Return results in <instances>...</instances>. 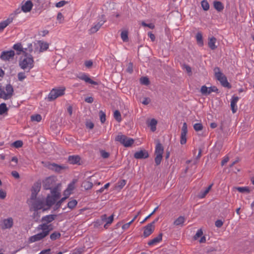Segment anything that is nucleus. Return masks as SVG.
Wrapping results in <instances>:
<instances>
[{
	"label": "nucleus",
	"instance_id": "obj_1",
	"mask_svg": "<svg viewBox=\"0 0 254 254\" xmlns=\"http://www.w3.org/2000/svg\"><path fill=\"white\" fill-rule=\"evenodd\" d=\"M57 215L56 214H50L42 217L41 221L43 223L39 225L36 228L37 231L41 230L42 232L31 236L29 238V243H34L42 240L50 234V232L53 230L52 224H49L55 220Z\"/></svg>",
	"mask_w": 254,
	"mask_h": 254
},
{
	"label": "nucleus",
	"instance_id": "obj_2",
	"mask_svg": "<svg viewBox=\"0 0 254 254\" xmlns=\"http://www.w3.org/2000/svg\"><path fill=\"white\" fill-rule=\"evenodd\" d=\"M34 62L31 55L28 56V54L25 55L23 59L21 58L19 61V66L26 72H29L34 67Z\"/></svg>",
	"mask_w": 254,
	"mask_h": 254
},
{
	"label": "nucleus",
	"instance_id": "obj_3",
	"mask_svg": "<svg viewBox=\"0 0 254 254\" xmlns=\"http://www.w3.org/2000/svg\"><path fill=\"white\" fill-rule=\"evenodd\" d=\"M51 195H48L46 199V204L48 206V208H44L43 210L45 211L49 209L51 206L54 204L56 201L60 197L61 193L58 190V187H55L51 191Z\"/></svg>",
	"mask_w": 254,
	"mask_h": 254
},
{
	"label": "nucleus",
	"instance_id": "obj_4",
	"mask_svg": "<svg viewBox=\"0 0 254 254\" xmlns=\"http://www.w3.org/2000/svg\"><path fill=\"white\" fill-rule=\"evenodd\" d=\"M214 71L216 79L220 82L221 85L224 87L230 88L231 87V85L228 82L226 76L220 71V68L218 67H215Z\"/></svg>",
	"mask_w": 254,
	"mask_h": 254
},
{
	"label": "nucleus",
	"instance_id": "obj_5",
	"mask_svg": "<svg viewBox=\"0 0 254 254\" xmlns=\"http://www.w3.org/2000/svg\"><path fill=\"white\" fill-rule=\"evenodd\" d=\"M116 141L120 142L125 147H128L131 146L134 143V140L132 138H129L122 134H118L116 138Z\"/></svg>",
	"mask_w": 254,
	"mask_h": 254
},
{
	"label": "nucleus",
	"instance_id": "obj_6",
	"mask_svg": "<svg viewBox=\"0 0 254 254\" xmlns=\"http://www.w3.org/2000/svg\"><path fill=\"white\" fill-rule=\"evenodd\" d=\"M46 205L45 200L44 198H38L31 202L30 210L38 211L44 208Z\"/></svg>",
	"mask_w": 254,
	"mask_h": 254
},
{
	"label": "nucleus",
	"instance_id": "obj_7",
	"mask_svg": "<svg viewBox=\"0 0 254 254\" xmlns=\"http://www.w3.org/2000/svg\"><path fill=\"white\" fill-rule=\"evenodd\" d=\"M65 90L64 87L53 89L48 95L49 101H51L58 97L63 95L64 94Z\"/></svg>",
	"mask_w": 254,
	"mask_h": 254
},
{
	"label": "nucleus",
	"instance_id": "obj_8",
	"mask_svg": "<svg viewBox=\"0 0 254 254\" xmlns=\"http://www.w3.org/2000/svg\"><path fill=\"white\" fill-rule=\"evenodd\" d=\"M55 184V178L49 177L47 178L43 182V187L45 190H52Z\"/></svg>",
	"mask_w": 254,
	"mask_h": 254
},
{
	"label": "nucleus",
	"instance_id": "obj_9",
	"mask_svg": "<svg viewBox=\"0 0 254 254\" xmlns=\"http://www.w3.org/2000/svg\"><path fill=\"white\" fill-rule=\"evenodd\" d=\"M15 55V52L13 50L3 51L0 56V58L4 61L12 60Z\"/></svg>",
	"mask_w": 254,
	"mask_h": 254
},
{
	"label": "nucleus",
	"instance_id": "obj_10",
	"mask_svg": "<svg viewBox=\"0 0 254 254\" xmlns=\"http://www.w3.org/2000/svg\"><path fill=\"white\" fill-rule=\"evenodd\" d=\"M155 229L154 222H151L144 227L143 236L146 238L150 235Z\"/></svg>",
	"mask_w": 254,
	"mask_h": 254
},
{
	"label": "nucleus",
	"instance_id": "obj_11",
	"mask_svg": "<svg viewBox=\"0 0 254 254\" xmlns=\"http://www.w3.org/2000/svg\"><path fill=\"white\" fill-rule=\"evenodd\" d=\"M188 132L187 125L186 123L183 124V126L182 128L181 134V140L180 143L181 144H184L187 142L186 135Z\"/></svg>",
	"mask_w": 254,
	"mask_h": 254
},
{
	"label": "nucleus",
	"instance_id": "obj_12",
	"mask_svg": "<svg viewBox=\"0 0 254 254\" xmlns=\"http://www.w3.org/2000/svg\"><path fill=\"white\" fill-rule=\"evenodd\" d=\"M148 157L149 154L145 150H141L134 154V157L137 159H146Z\"/></svg>",
	"mask_w": 254,
	"mask_h": 254
},
{
	"label": "nucleus",
	"instance_id": "obj_13",
	"mask_svg": "<svg viewBox=\"0 0 254 254\" xmlns=\"http://www.w3.org/2000/svg\"><path fill=\"white\" fill-rule=\"evenodd\" d=\"M13 49L16 51V54L17 55H20L22 53H24L25 55H26V54H27V53H26L27 49H24L22 46V44L20 43H17L14 44L13 46Z\"/></svg>",
	"mask_w": 254,
	"mask_h": 254
},
{
	"label": "nucleus",
	"instance_id": "obj_14",
	"mask_svg": "<svg viewBox=\"0 0 254 254\" xmlns=\"http://www.w3.org/2000/svg\"><path fill=\"white\" fill-rule=\"evenodd\" d=\"M13 225V219L9 217L3 220V225L1 227L2 229H10Z\"/></svg>",
	"mask_w": 254,
	"mask_h": 254
},
{
	"label": "nucleus",
	"instance_id": "obj_15",
	"mask_svg": "<svg viewBox=\"0 0 254 254\" xmlns=\"http://www.w3.org/2000/svg\"><path fill=\"white\" fill-rule=\"evenodd\" d=\"M239 100L238 96H233L231 101V109L233 113H235L237 110V103Z\"/></svg>",
	"mask_w": 254,
	"mask_h": 254
},
{
	"label": "nucleus",
	"instance_id": "obj_16",
	"mask_svg": "<svg viewBox=\"0 0 254 254\" xmlns=\"http://www.w3.org/2000/svg\"><path fill=\"white\" fill-rule=\"evenodd\" d=\"M33 6V3L30 0H27L21 7V10L24 12H29Z\"/></svg>",
	"mask_w": 254,
	"mask_h": 254
},
{
	"label": "nucleus",
	"instance_id": "obj_17",
	"mask_svg": "<svg viewBox=\"0 0 254 254\" xmlns=\"http://www.w3.org/2000/svg\"><path fill=\"white\" fill-rule=\"evenodd\" d=\"M80 157L78 155L69 156L68 161L71 164H80Z\"/></svg>",
	"mask_w": 254,
	"mask_h": 254
},
{
	"label": "nucleus",
	"instance_id": "obj_18",
	"mask_svg": "<svg viewBox=\"0 0 254 254\" xmlns=\"http://www.w3.org/2000/svg\"><path fill=\"white\" fill-rule=\"evenodd\" d=\"M78 78L81 80H84L87 83H90L91 84L94 85H98V83L96 81L92 80L90 77H89L86 74H83L82 75L78 76Z\"/></svg>",
	"mask_w": 254,
	"mask_h": 254
},
{
	"label": "nucleus",
	"instance_id": "obj_19",
	"mask_svg": "<svg viewBox=\"0 0 254 254\" xmlns=\"http://www.w3.org/2000/svg\"><path fill=\"white\" fill-rule=\"evenodd\" d=\"M162 239V234L160 233L158 236L153 238L148 242V245L150 246H153L159 243Z\"/></svg>",
	"mask_w": 254,
	"mask_h": 254
},
{
	"label": "nucleus",
	"instance_id": "obj_20",
	"mask_svg": "<svg viewBox=\"0 0 254 254\" xmlns=\"http://www.w3.org/2000/svg\"><path fill=\"white\" fill-rule=\"evenodd\" d=\"M13 20V17H9L6 20L0 22V32L2 31L3 29Z\"/></svg>",
	"mask_w": 254,
	"mask_h": 254
},
{
	"label": "nucleus",
	"instance_id": "obj_21",
	"mask_svg": "<svg viewBox=\"0 0 254 254\" xmlns=\"http://www.w3.org/2000/svg\"><path fill=\"white\" fill-rule=\"evenodd\" d=\"M163 152H164V148H163L162 145L160 142H158L156 144V145L155 147V154L156 155H162Z\"/></svg>",
	"mask_w": 254,
	"mask_h": 254
},
{
	"label": "nucleus",
	"instance_id": "obj_22",
	"mask_svg": "<svg viewBox=\"0 0 254 254\" xmlns=\"http://www.w3.org/2000/svg\"><path fill=\"white\" fill-rule=\"evenodd\" d=\"M216 41V39L214 37L208 38V47L212 50H215L217 48V46H215Z\"/></svg>",
	"mask_w": 254,
	"mask_h": 254
},
{
	"label": "nucleus",
	"instance_id": "obj_23",
	"mask_svg": "<svg viewBox=\"0 0 254 254\" xmlns=\"http://www.w3.org/2000/svg\"><path fill=\"white\" fill-rule=\"evenodd\" d=\"M213 185V184H212L209 185L208 188H207L204 190H201L198 194L199 197L201 198H204L205 195L209 192Z\"/></svg>",
	"mask_w": 254,
	"mask_h": 254
},
{
	"label": "nucleus",
	"instance_id": "obj_24",
	"mask_svg": "<svg viewBox=\"0 0 254 254\" xmlns=\"http://www.w3.org/2000/svg\"><path fill=\"white\" fill-rule=\"evenodd\" d=\"M213 5L218 11H221L224 9V6L221 1L215 0L213 2Z\"/></svg>",
	"mask_w": 254,
	"mask_h": 254
},
{
	"label": "nucleus",
	"instance_id": "obj_25",
	"mask_svg": "<svg viewBox=\"0 0 254 254\" xmlns=\"http://www.w3.org/2000/svg\"><path fill=\"white\" fill-rule=\"evenodd\" d=\"M5 90L7 91V94L9 98H10L13 94V88L12 86L10 84H7L5 87Z\"/></svg>",
	"mask_w": 254,
	"mask_h": 254
},
{
	"label": "nucleus",
	"instance_id": "obj_26",
	"mask_svg": "<svg viewBox=\"0 0 254 254\" xmlns=\"http://www.w3.org/2000/svg\"><path fill=\"white\" fill-rule=\"evenodd\" d=\"M41 187V182H36L35 183H34L33 186L32 187V191L38 193L40 190Z\"/></svg>",
	"mask_w": 254,
	"mask_h": 254
},
{
	"label": "nucleus",
	"instance_id": "obj_27",
	"mask_svg": "<svg viewBox=\"0 0 254 254\" xmlns=\"http://www.w3.org/2000/svg\"><path fill=\"white\" fill-rule=\"evenodd\" d=\"M185 218L183 216L179 217L174 222V225L176 226H182L185 222Z\"/></svg>",
	"mask_w": 254,
	"mask_h": 254
},
{
	"label": "nucleus",
	"instance_id": "obj_28",
	"mask_svg": "<svg viewBox=\"0 0 254 254\" xmlns=\"http://www.w3.org/2000/svg\"><path fill=\"white\" fill-rule=\"evenodd\" d=\"M82 187L85 190H88L92 188L93 183L89 181L85 180L82 183Z\"/></svg>",
	"mask_w": 254,
	"mask_h": 254
},
{
	"label": "nucleus",
	"instance_id": "obj_29",
	"mask_svg": "<svg viewBox=\"0 0 254 254\" xmlns=\"http://www.w3.org/2000/svg\"><path fill=\"white\" fill-rule=\"evenodd\" d=\"M40 51L43 52L46 51L49 48V44L47 42H39Z\"/></svg>",
	"mask_w": 254,
	"mask_h": 254
},
{
	"label": "nucleus",
	"instance_id": "obj_30",
	"mask_svg": "<svg viewBox=\"0 0 254 254\" xmlns=\"http://www.w3.org/2000/svg\"><path fill=\"white\" fill-rule=\"evenodd\" d=\"M157 124V121L154 119H152L150 120L149 124H148V126L149 127H151V130L152 131H155L156 129V125Z\"/></svg>",
	"mask_w": 254,
	"mask_h": 254
},
{
	"label": "nucleus",
	"instance_id": "obj_31",
	"mask_svg": "<svg viewBox=\"0 0 254 254\" xmlns=\"http://www.w3.org/2000/svg\"><path fill=\"white\" fill-rule=\"evenodd\" d=\"M61 236V234L60 232L55 231L52 233L50 235V239L52 241H55L58 239H59Z\"/></svg>",
	"mask_w": 254,
	"mask_h": 254
},
{
	"label": "nucleus",
	"instance_id": "obj_32",
	"mask_svg": "<svg viewBox=\"0 0 254 254\" xmlns=\"http://www.w3.org/2000/svg\"><path fill=\"white\" fill-rule=\"evenodd\" d=\"M196 39L198 44H200L201 46H202L203 44V42L202 39V35L201 32H198L197 33L196 35Z\"/></svg>",
	"mask_w": 254,
	"mask_h": 254
},
{
	"label": "nucleus",
	"instance_id": "obj_33",
	"mask_svg": "<svg viewBox=\"0 0 254 254\" xmlns=\"http://www.w3.org/2000/svg\"><path fill=\"white\" fill-rule=\"evenodd\" d=\"M8 111V108L6 107L5 103H1L0 104V115H3Z\"/></svg>",
	"mask_w": 254,
	"mask_h": 254
},
{
	"label": "nucleus",
	"instance_id": "obj_34",
	"mask_svg": "<svg viewBox=\"0 0 254 254\" xmlns=\"http://www.w3.org/2000/svg\"><path fill=\"white\" fill-rule=\"evenodd\" d=\"M121 38L124 42H127L128 40V32L126 30L123 31L121 34Z\"/></svg>",
	"mask_w": 254,
	"mask_h": 254
},
{
	"label": "nucleus",
	"instance_id": "obj_35",
	"mask_svg": "<svg viewBox=\"0 0 254 254\" xmlns=\"http://www.w3.org/2000/svg\"><path fill=\"white\" fill-rule=\"evenodd\" d=\"M77 204V201L75 199H72L71 201H69L67 203V207L72 209H73Z\"/></svg>",
	"mask_w": 254,
	"mask_h": 254
},
{
	"label": "nucleus",
	"instance_id": "obj_36",
	"mask_svg": "<svg viewBox=\"0 0 254 254\" xmlns=\"http://www.w3.org/2000/svg\"><path fill=\"white\" fill-rule=\"evenodd\" d=\"M51 166H52L51 168L53 170H55V171L58 172H60L61 170L64 169V166H60V165H58L55 163H53V164H52Z\"/></svg>",
	"mask_w": 254,
	"mask_h": 254
},
{
	"label": "nucleus",
	"instance_id": "obj_37",
	"mask_svg": "<svg viewBox=\"0 0 254 254\" xmlns=\"http://www.w3.org/2000/svg\"><path fill=\"white\" fill-rule=\"evenodd\" d=\"M114 117L118 122L122 120L121 115L118 110H116L114 113Z\"/></svg>",
	"mask_w": 254,
	"mask_h": 254
},
{
	"label": "nucleus",
	"instance_id": "obj_38",
	"mask_svg": "<svg viewBox=\"0 0 254 254\" xmlns=\"http://www.w3.org/2000/svg\"><path fill=\"white\" fill-rule=\"evenodd\" d=\"M100 26L96 23L93 26H92L89 30L90 34H93L96 33L100 28Z\"/></svg>",
	"mask_w": 254,
	"mask_h": 254
},
{
	"label": "nucleus",
	"instance_id": "obj_39",
	"mask_svg": "<svg viewBox=\"0 0 254 254\" xmlns=\"http://www.w3.org/2000/svg\"><path fill=\"white\" fill-rule=\"evenodd\" d=\"M201 6L203 10L206 11L209 8V4L206 0H203L201 2Z\"/></svg>",
	"mask_w": 254,
	"mask_h": 254
},
{
	"label": "nucleus",
	"instance_id": "obj_40",
	"mask_svg": "<svg viewBox=\"0 0 254 254\" xmlns=\"http://www.w3.org/2000/svg\"><path fill=\"white\" fill-rule=\"evenodd\" d=\"M32 121H36L39 122L42 120V117L39 114L34 115L31 116Z\"/></svg>",
	"mask_w": 254,
	"mask_h": 254
},
{
	"label": "nucleus",
	"instance_id": "obj_41",
	"mask_svg": "<svg viewBox=\"0 0 254 254\" xmlns=\"http://www.w3.org/2000/svg\"><path fill=\"white\" fill-rule=\"evenodd\" d=\"M0 98L4 100L10 99L5 92L1 89H0Z\"/></svg>",
	"mask_w": 254,
	"mask_h": 254
},
{
	"label": "nucleus",
	"instance_id": "obj_42",
	"mask_svg": "<svg viewBox=\"0 0 254 254\" xmlns=\"http://www.w3.org/2000/svg\"><path fill=\"white\" fill-rule=\"evenodd\" d=\"M141 84L145 85H147L149 84V80L147 77H142L140 79Z\"/></svg>",
	"mask_w": 254,
	"mask_h": 254
},
{
	"label": "nucleus",
	"instance_id": "obj_43",
	"mask_svg": "<svg viewBox=\"0 0 254 254\" xmlns=\"http://www.w3.org/2000/svg\"><path fill=\"white\" fill-rule=\"evenodd\" d=\"M113 219H114V215L113 214L111 215L109 217H107V220L106 221V223L104 225V227L105 228H107L108 226L112 223V222L113 221Z\"/></svg>",
	"mask_w": 254,
	"mask_h": 254
},
{
	"label": "nucleus",
	"instance_id": "obj_44",
	"mask_svg": "<svg viewBox=\"0 0 254 254\" xmlns=\"http://www.w3.org/2000/svg\"><path fill=\"white\" fill-rule=\"evenodd\" d=\"M100 119L101 123L103 124L106 121V114L102 111L99 112Z\"/></svg>",
	"mask_w": 254,
	"mask_h": 254
},
{
	"label": "nucleus",
	"instance_id": "obj_45",
	"mask_svg": "<svg viewBox=\"0 0 254 254\" xmlns=\"http://www.w3.org/2000/svg\"><path fill=\"white\" fill-rule=\"evenodd\" d=\"M237 190L240 192H246L247 193H249L250 190L249 187H238L237 188Z\"/></svg>",
	"mask_w": 254,
	"mask_h": 254
},
{
	"label": "nucleus",
	"instance_id": "obj_46",
	"mask_svg": "<svg viewBox=\"0 0 254 254\" xmlns=\"http://www.w3.org/2000/svg\"><path fill=\"white\" fill-rule=\"evenodd\" d=\"M74 189V184H70L68 185V187L67 189L64 190V194H66V193H68V194H69L70 193V191Z\"/></svg>",
	"mask_w": 254,
	"mask_h": 254
},
{
	"label": "nucleus",
	"instance_id": "obj_47",
	"mask_svg": "<svg viewBox=\"0 0 254 254\" xmlns=\"http://www.w3.org/2000/svg\"><path fill=\"white\" fill-rule=\"evenodd\" d=\"M193 128L196 131L201 130L203 128V126L200 123H196L193 125Z\"/></svg>",
	"mask_w": 254,
	"mask_h": 254
},
{
	"label": "nucleus",
	"instance_id": "obj_48",
	"mask_svg": "<svg viewBox=\"0 0 254 254\" xmlns=\"http://www.w3.org/2000/svg\"><path fill=\"white\" fill-rule=\"evenodd\" d=\"M201 93L202 94L204 95H209L208 88L205 85H203L201 87L200 89Z\"/></svg>",
	"mask_w": 254,
	"mask_h": 254
},
{
	"label": "nucleus",
	"instance_id": "obj_49",
	"mask_svg": "<svg viewBox=\"0 0 254 254\" xmlns=\"http://www.w3.org/2000/svg\"><path fill=\"white\" fill-rule=\"evenodd\" d=\"M162 155H156L155 158V162L156 166L159 165L162 161Z\"/></svg>",
	"mask_w": 254,
	"mask_h": 254
},
{
	"label": "nucleus",
	"instance_id": "obj_50",
	"mask_svg": "<svg viewBox=\"0 0 254 254\" xmlns=\"http://www.w3.org/2000/svg\"><path fill=\"white\" fill-rule=\"evenodd\" d=\"M23 145V142L21 140H17L13 143V146L15 148H19Z\"/></svg>",
	"mask_w": 254,
	"mask_h": 254
},
{
	"label": "nucleus",
	"instance_id": "obj_51",
	"mask_svg": "<svg viewBox=\"0 0 254 254\" xmlns=\"http://www.w3.org/2000/svg\"><path fill=\"white\" fill-rule=\"evenodd\" d=\"M17 77L19 81H22L23 80H24L26 77L25 75V72H20L18 73L17 74Z\"/></svg>",
	"mask_w": 254,
	"mask_h": 254
},
{
	"label": "nucleus",
	"instance_id": "obj_52",
	"mask_svg": "<svg viewBox=\"0 0 254 254\" xmlns=\"http://www.w3.org/2000/svg\"><path fill=\"white\" fill-rule=\"evenodd\" d=\"M106 22V20L104 17V15H102L99 19V21L98 22L97 24L101 27L104 23Z\"/></svg>",
	"mask_w": 254,
	"mask_h": 254
},
{
	"label": "nucleus",
	"instance_id": "obj_53",
	"mask_svg": "<svg viewBox=\"0 0 254 254\" xmlns=\"http://www.w3.org/2000/svg\"><path fill=\"white\" fill-rule=\"evenodd\" d=\"M141 25L144 27H148L150 29H153L155 28V26L153 24H152V23L147 24L144 21H142L141 22Z\"/></svg>",
	"mask_w": 254,
	"mask_h": 254
},
{
	"label": "nucleus",
	"instance_id": "obj_54",
	"mask_svg": "<svg viewBox=\"0 0 254 254\" xmlns=\"http://www.w3.org/2000/svg\"><path fill=\"white\" fill-rule=\"evenodd\" d=\"M100 153H101V156L103 158H108L109 157V153L106 151H105V150H102L100 151Z\"/></svg>",
	"mask_w": 254,
	"mask_h": 254
},
{
	"label": "nucleus",
	"instance_id": "obj_55",
	"mask_svg": "<svg viewBox=\"0 0 254 254\" xmlns=\"http://www.w3.org/2000/svg\"><path fill=\"white\" fill-rule=\"evenodd\" d=\"M118 187L122 189L126 184V181L125 180H122L118 183Z\"/></svg>",
	"mask_w": 254,
	"mask_h": 254
},
{
	"label": "nucleus",
	"instance_id": "obj_56",
	"mask_svg": "<svg viewBox=\"0 0 254 254\" xmlns=\"http://www.w3.org/2000/svg\"><path fill=\"white\" fill-rule=\"evenodd\" d=\"M208 88V93L210 94L211 93L214 92H218V89L216 86H211L210 87Z\"/></svg>",
	"mask_w": 254,
	"mask_h": 254
},
{
	"label": "nucleus",
	"instance_id": "obj_57",
	"mask_svg": "<svg viewBox=\"0 0 254 254\" xmlns=\"http://www.w3.org/2000/svg\"><path fill=\"white\" fill-rule=\"evenodd\" d=\"M203 234L202 231L201 229L198 230L195 235L194 236V239L196 240Z\"/></svg>",
	"mask_w": 254,
	"mask_h": 254
},
{
	"label": "nucleus",
	"instance_id": "obj_58",
	"mask_svg": "<svg viewBox=\"0 0 254 254\" xmlns=\"http://www.w3.org/2000/svg\"><path fill=\"white\" fill-rule=\"evenodd\" d=\"M127 71L129 73H131L133 71V64L129 63L127 68Z\"/></svg>",
	"mask_w": 254,
	"mask_h": 254
},
{
	"label": "nucleus",
	"instance_id": "obj_59",
	"mask_svg": "<svg viewBox=\"0 0 254 254\" xmlns=\"http://www.w3.org/2000/svg\"><path fill=\"white\" fill-rule=\"evenodd\" d=\"M183 67V68L186 70L187 72L188 73H189L190 74H191V68L189 65L187 64H184Z\"/></svg>",
	"mask_w": 254,
	"mask_h": 254
},
{
	"label": "nucleus",
	"instance_id": "obj_60",
	"mask_svg": "<svg viewBox=\"0 0 254 254\" xmlns=\"http://www.w3.org/2000/svg\"><path fill=\"white\" fill-rule=\"evenodd\" d=\"M223 224V222L221 220H217L215 221V225L216 227L220 228Z\"/></svg>",
	"mask_w": 254,
	"mask_h": 254
},
{
	"label": "nucleus",
	"instance_id": "obj_61",
	"mask_svg": "<svg viewBox=\"0 0 254 254\" xmlns=\"http://www.w3.org/2000/svg\"><path fill=\"white\" fill-rule=\"evenodd\" d=\"M67 2L64 1V0H62V1H60L58 2H57L56 4V6L57 7H62L64 5V4L66 3Z\"/></svg>",
	"mask_w": 254,
	"mask_h": 254
},
{
	"label": "nucleus",
	"instance_id": "obj_62",
	"mask_svg": "<svg viewBox=\"0 0 254 254\" xmlns=\"http://www.w3.org/2000/svg\"><path fill=\"white\" fill-rule=\"evenodd\" d=\"M6 192L2 190H0V198L4 199L6 197Z\"/></svg>",
	"mask_w": 254,
	"mask_h": 254
},
{
	"label": "nucleus",
	"instance_id": "obj_63",
	"mask_svg": "<svg viewBox=\"0 0 254 254\" xmlns=\"http://www.w3.org/2000/svg\"><path fill=\"white\" fill-rule=\"evenodd\" d=\"M151 100L149 98H144L142 103L145 105H147L150 103Z\"/></svg>",
	"mask_w": 254,
	"mask_h": 254
},
{
	"label": "nucleus",
	"instance_id": "obj_64",
	"mask_svg": "<svg viewBox=\"0 0 254 254\" xmlns=\"http://www.w3.org/2000/svg\"><path fill=\"white\" fill-rule=\"evenodd\" d=\"M50 249L44 250L41 251L39 254H50Z\"/></svg>",
	"mask_w": 254,
	"mask_h": 254
}]
</instances>
